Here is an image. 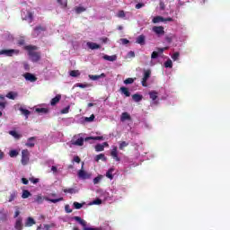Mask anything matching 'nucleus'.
Segmentation results:
<instances>
[{"label": "nucleus", "mask_w": 230, "mask_h": 230, "mask_svg": "<svg viewBox=\"0 0 230 230\" xmlns=\"http://www.w3.org/2000/svg\"><path fill=\"white\" fill-rule=\"evenodd\" d=\"M25 49L28 51V55L31 62H39L40 60V52H37L39 47L35 45H28L25 46Z\"/></svg>", "instance_id": "f257e3e1"}, {"label": "nucleus", "mask_w": 230, "mask_h": 230, "mask_svg": "<svg viewBox=\"0 0 230 230\" xmlns=\"http://www.w3.org/2000/svg\"><path fill=\"white\" fill-rule=\"evenodd\" d=\"M22 166H26L30 164V151L28 149L22 150Z\"/></svg>", "instance_id": "f03ea898"}, {"label": "nucleus", "mask_w": 230, "mask_h": 230, "mask_svg": "<svg viewBox=\"0 0 230 230\" xmlns=\"http://www.w3.org/2000/svg\"><path fill=\"white\" fill-rule=\"evenodd\" d=\"M150 76H152V71L150 69L144 70V76L141 81L143 87H148V84L146 82H148V78H150Z\"/></svg>", "instance_id": "7ed1b4c3"}, {"label": "nucleus", "mask_w": 230, "mask_h": 230, "mask_svg": "<svg viewBox=\"0 0 230 230\" xmlns=\"http://www.w3.org/2000/svg\"><path fill=\"white\" fill-rule=\"evenodd\" d=\"M0 55H5V57H13V55H19V50H17V49H2V50H0Z\"/></svg>", "instance_id": "20e7f679"}, {"label": "nucleus", "mask_w": 230, "mask_h": 230, "mask_svg": "<svg viewBox=\"0 0 230 230\" xmlns=\"http://www.w3.org/2000/svg\"><path fill=\"white\" fill-rule=\"evenodd\" d=\"M33 37H39V35H40V33H42V31H46V27L42 26V25H39L36 26L33 30Z\"/></svg>", "instance_id": "39448f33"}, {"label": "nucleus", "mask_w": 230, "mask_h": 230, "mask_svg": "<svg viewBox=\"0 0 230 230\" xmlns=\"http://www.w3.org/2000/svg\"><path fill=\"white\" fill-rule=\"evenodd\" d=\"M153 31L156 35H164V27H163V26H155V27H153Z\"/></svg>", "instance_id": "423d86ee"}, {"label": "nucleus", "mask_w": 230, "mask_h": 230, "mask_svg": "<svg viewBox=\"0 0 230 230\" xmlns=\"http://www.w3.org/2000/svg\"><path fill=\"white\" fill-rule=\"evenodd\" d=\"M23 76L28 82H37V77L33 74L26 73Z\"/></svg>", "instance_id": "0eeeda50"}, {"label": "nucleus", "mask_w": 230, "mask_h": 230, "mask_svg": "<svg viewBox=\"0 0 230 230\" xmlns=\"http://www.w3.org/2000/svg\"><path fill=\"white\" fill-rule=\"evenodd\" d=\"M111 157H113V159H114L115 161H117V162L121 161V159L119 158V156H118V147H117V146L113 147V149H112L111 152Z\"/></svg>", "instance_id": "6e6552de"}, {"label": "nucleus", "mask_w": 230, "mask_h": 230, "mask_svg": "<svg viewBox=\"0 0 230 230\" xmlns=\"http://www.w3.org/2000/svg\"><path fill=\"white\" fill-rule=\"evenodd\" d=\"M60 100H62V95L60 94L56 95L54 98L51 99L50 105L52 107H55V105H57V103H58Z\"/></svg>", "instance_id": "1a4fd4ad"}, {"label": "nucleus", "mask_w": 230, "mask_h": 230, "mask_svg": "<svg viewBox=\"0 0 230 230\" xmlns=\"http://www.w3.org/2000/svg\"><path fill=\"white\" fill-rule=\"evenodd\" d=\"M35 224H37L35 219H33L31 217H29L25 221V227H31L32 226H35Z\"/></svg>", "instance_id": "9d476101"}, {"label": "nucleus", "mask_w": 230, "mask_h": 230, "mask_svg": "<svg viewBox=\"0 0 230 230\" xmlns=\"http://www.w3.org/2000/svg\"><path fill=\"white\" fill-rule=\"evenodd\" d=\"M14 229L22 230V217H18L14 224Z\"/></svg>", "instance_id": "9b49d317"}, {"label": "nucleus", "mask_w": 230, "mask_h": 230, "mask_svg": "<svg viewBox=\"0 0 230 230\" xmlns=\"http://www.w3.org/2000/svg\"><path fill=\"white\" fill-rule=\"evenodd\" d=\"M37 139V137H31L28 138V142L25 144L26 146H28L29 148H33V146H35V141Z\"/></svg>", "instance_id": "f8f14e48"}, {"label": "nucleus", "mask_w": 230, "mask_h": 230, "mask_svg": "<svg viewBox=\"0 0 230 230\" xmlns=\"http://www.w3.org/2000/svg\"><path fill=\"white\" fill-rule=\"evenodd\" d=\"M74 220H75V222H78L81 226H83V227H86L87 226V222L84 219H82V217L75 216L73 217Z\"/></svg>", "instance_id": "ddd939ff"}, {"label": "nucleus", "mask_w": 230, "mask_h": 230, "mask_svg": "<svg viewBox=\"0 0 230 230\" xmlns=\"http://www.w3.org/2000/svg\"><path fill=\"white\" fill-rule=\"evenodd\" d=\"M78 177L79 179H84V180L89 179V175L87 174L86 172L84 171V169L79 170Z\"/></svg>", "instance_id": "4468645a"}, {"label": "nucleus", "mask_w": 230, "mask_h": 230, "mask_svg": "<svg viewBox=\"0 0 230 230\" xmlns=\"http://www.w3.org/2000/svg\"><path fill=\"white\" fill-rule=\"evenodd\" d=\"M90 80H93V81H96V80H100V78H105V73H102L99 75H88Z\"/></svg>", "instance_id": "2eb2a0df"}, {"label": "nucleus", "mask_w": 230, "mask_h": 230, "mask_svg": "<svg viewBox=\"0 0 230 230\" xmlns=\"http://www.w3.org/2000/svg\"><path fill=\"white\" fill-rule=\"evenodd\" d=\"M103 139H105L103 137H88L84 138V141H103Z\"/></svg>", "instance_id": "dca6fc26"}, {"label": "nucleus", "mask_w": 230, "mask_h": 230, "mask_svg": "<svg viewBox=\"0 0 230 230\" xmlns=\"http://www.w3.org/2000/svg\"><path fill=\"white\" fill-rule=\"evenodd\" d=\"M17 96H19V93L17 92H9L6 94V98H8L9 100H15Z\"/></svg>", "instance_id": "f3484780"}, {"label": "nucleus", "mask_w": 230, "mask_h": 230, "mask_svg": "<svg viewBox=\"0 0 230 230\" xmlns=\"http://www.w3.org/2000/svg\"><path fill=\"white\" fill-rule=\"evenodd\" d=\"M72 145H75V146H84V137H79L75 141H71Z\"/></svg>", "instance_id": "a211bd4d"}, {"label": "nucleus", "mask_w": 230, "mask_h": 230, "mask_svg": "<svg viewBox=\"0 0 230 230\" xmlns=\"http://www.w3.org/2000/svg\"><path fill=\"white\" fill-rule=\"evenodd\" d=\"M19 111H22V114L23 116H25L26 119H28V116H30V114H31V111H30V110H26V109H24L22 107H20Z\"/></svg>", "instance_id": "6ab92c4d"}, {"label": "nucleus", "mask_w": 230, "mask_h": 230, "mask_svg": "<svg viewBox=\"0 0 230 230\" xmlns=\"http://www.w3.org/2000/svg\"><path fill=\"white\" fill-rule=\"evenodd\" d=\"M17 199V190H13L9 196L8 202H13Z\"/></svg>", "instance_id": "aec40b11"}, {"label": "nucleus", "mask_w": 230, "mask_h": 230, "mask_svg": "<svg viewBox=\"0 0 230 230\" xmlns=\"http://www.w3.org/2000/svg\"><path fill=\"white\" fill-rule=\"evenodd\" d=\"M132 100L137 103L141 102V100H143V95L139 93H135L132 95Z\"/></svg>", "instance_id": "412c9836"}, {"label": "nucleus", "mask_w": 230, "mask_h": 230, "mask_svg": "<svg viewBox=\"0 0 230 230\" xmlns=\"http://www.w3.org/2000/svg\"><path fill=\"white\" fill-rule=\"evenodd\" d=\"M165 19L163 16H155L153 18L154 24H157L158 22H164Z\"/></svg>", "instance_id": "4be33fe9"}, {"label": "nucleus", "mask_w": 230, "mask_h": 230, "mask_svg": "<svg viewBox=\"0 0 230 230\" xmlns=\"http://www.w3.org/2000/svg\"><path fill=\"white\" fill-rule=\"evenodd\" d=\"M145 35H140L137 38V44H140V46H145Z\"/></svg>", "instance_id": "5701e85b"}, {"label": "nucleus", "mask_w": 230, "mask_h": 230, "mask_svg": "<svg viewBox=\"0 0 230 230\" xmlns=\"http://www.w3.org/2000/svg\"><path fill=\"white\" fill-rule=\"evenodd\" d=\"M100 160L104 161V162L107 161V157L105 156L104 154H100V155H97L95 156V161H96V163H99Z\"/></svg>", "instance_id": "b1692460"}, {"label": "nucleus", "mask_w": 230, "mask_h": 230, "mask_svg": "<svg viewBox=\"0 0 230 230\" xmlns=\"http://www.w3.org/2000/svg\"><path fill=\"white\" fill-rule=\"evenodd\" d=\"M128 120H130L131 118H130V114H128V112H123L121 114V117H120V121H127Z\"/></svg>", "instance_id": "393cba45"}, {"label": "nucleus", "mask_w": 230, "mask_h": 230, "mask_svg": "<svg viewBox=\"0 0 230 230\" xmlns=\"http://www.w3.org/2000/svg\"><path fill=\"white\" fill-rule=\"evenodd\" d=\"M87 46L90 49H100V45L94 42H88Z\"/></svg>", "instance_id": "a878e982"}, {"label": "nucleus", "mask_w": 230, "mask_h": 230, "mask_svg": "<svg viewBox=\"0 0 230 230\" xmlns=\"http://www.w3.org/2000/svg\"><path fill=\"white\" fill-rule=\"evenodd\" d=\"M120 92L122 93V94H125L127 98L130 96V92L128 91V88L125 86L120 87Z\"/></svg>", "instance_id": "bb28decb"}, {"label": "nucleus", "mask_w": 230, "mask_h": 230, "mask_svg": "<svg viewBox=\"0 0 230 230\" xmlns=\"http://www.w3.org/2000/svg\"><path fill=\"white\" fill-rule=\"evenodd\" d=\"M103 59L108 60V62H114L116 61V56L104 55Z\"/></svg>", "instance_id": "cd10ccee"}, {"label": "nucleus", "mask_w": 230, "mask_h": 230, "mask_svg": "<svg viewBox=\"0 0 230 230\" xmlns=\"http://www.w3.org/2000/svg\"><path fill=\"white\" fill-rule=\"evenodd\" d=\"M36 112H38L39 114H48V112H49V110H48L47 108H37Z\"/></svg>", "instance_id": "c85d7f7f"}, {"label": "nucleus", "mask_w": 230, "mask_h": 230, "mask_svg": "<svg viewBox=\"0 0 230 230\" xmlns=\"http://www.w3.org/2000/svg\"><path fill=\"white\" fill-rule=\"evenodd\" d=\"M23 19H24V21H31H31H33V13L28 11L27 15H25V17Z\"/></svg>", "instance_id": "c756f323"}, {"label": "nucleus", "mask_w": 230, "mask_h": 230, "mask_svg": "<svg viewBox=\"0 0 230 230\" xmlns=\"http://www.w3.org/2000/svg\"><path fill=\"white\" fill-rule=\"evenodd\" d=\"M113 172H114V168L109 169L108 172H106V177H108V179H111V180L114 179V176L112 175Z\"/></svg>", "instance_id": "7c9ffc66"}, {"label": "nucleus", "mask_w": 230, "mask_h": 230, "mask_svg": "<svg viewBox=\"0 0 230 230\" xmlns=\"http://www.w3.org/2000/svg\"><path fill=\"white\" fill-rule=\"evenodd\" d=\"M9 134H10V136H13V137H14L15 139L21 138V135H19L18 132L15 130L9 131Z\"/></svg>", "instance_id": "2f4dec72"}, {"label": "nucleus", "mask_w": 230, "mask_h": 230, "mask_svg": "<svg viewBox=\"0 0 230 230\" xmlns=\"http://www.w3.org/2000/svg\"><path fill=\"white\" fill-rule=\"evenodd\" d=\"M150 99L153 100V102H155L157 100V92L153 91L149 93Z\"/></svg>", "instance_id": "473e14b6"}, {"label": "nucleus", "mask_w": 230, "mask_h": 230, "mask_svg": "<svg viewBox=\"0 0 230 230\" xmlns=\"http://www.w3.org/2000/svg\"><path fill=\"white\" fill-rule=\"evenodd\" d=\"M28 197H31V193L29 190H24L22 194V199H28Z\"/></svg>", "instance_id": "72a5a7b5"}, {"label": "nucleus", "mask_w": 230, "mask_h": 230, "mask_svg": "<svg viewBox=\"0 0 230 230\" xmlns=\"http://www.w3.org/2000/svg\"><path fill=\"white\" fill-rule=\"evenodd\" d=\"M70 76L76 78V76H80V71L78 70H72L70 71Z\"/></svg>", "instance_id": "f704fd0d"}, {"label": "nucleus", "mask_w": 230, "mask_h": 230, "mask_svg": "<svg viewBox=\"0 0 230 230\" xmlns=\"http://www.w3.org/2000/svg\"><path fill=\"white\" fill-rule=\"evenodd\" d=\"M75 209H82V208H84V204L83 203H79L75 201L73 204Z\"/></svg>", "instance_id": "c9c22d12"}, {"label": "nucleus", "mask_w": 230, "mask_h": 230, "mask_svg": "<svg viewBox=\"0 0 230 230\" xmlns=\"http://www.w3.org/2000/svg\"><path fill=\"white\" fill-rule=\"evenodd\" d=\"M85 10H87L85 7H82V6L75 7V13L78 14L83 13V12H85Z\"/></svg>", "instance_id": "e433bc0d"}, {"label": "nucleus", "mask_w": 230, "mask_h": 230, "mask_svg": "<svg viewBox=\"0 0 230 230\" xmlns=\"http://www.w3.org/2000/svg\"><path fill=\"white\" fill-rule=\"evenodd\" d=\"M62 8H67V0H58Z\"/></svg>", "instance_id": "4c0bfd02"}, {"label": "nucleus", "mask_w": 230, "mask_h": 230, "mask_svg": "<svg viewBox=\"0 0 230 230\" xmlns=\"http://www.w3.org/2000/svg\"><path fill=\"white\" fill-rule=\"evenodd\" d=\"M64 193H70L71 195H73L74 193H76V190L73 188H69V189H65L63 190Z\"/></svg>", "instance_id": "58836bf2"}, {"label": "nucleus", "mask_w": 230, "mask_h": 230, "mask_svg": "<svg viewBox=\"0 0 230 230\" xmlns=\"http://www.w3.org/2000/svg\"><path fill=\"white\" fill-rule=\"evenodd\" d=\"M103 150H105V149L103 148V146L102 144H97L95 146V151L96 152H103Z\"/></svg>", "instance_id": "ea45409f"}, {"label": "nucleus", "mask_w": 230, "mask_h": 230, "mask_svg": "<svg viewBox=\"0 0 230 230\" xmlns=\"http://www.w3.org/2000/svg\"><path fill=\"white\" fill-rule=\"evenodd\" d=\"M10 157H17L19 155V152L17 150L13 149L9 152Z\"/></svg>", "instance_id": "a19ab883"}, {"label": "nucleus", "mask_w": 230, "mask_h": 230, "mask_svg": "<svg viewBox=\"0 0 230 230\" xmlns=\"http://www.w3.org/2000/svg\"><path fill=\"white\" fill-rule=\"evenodd\" d=\"M49 202H52V204H57V202H62L64 200V198H58V199H49Z\"/></svg>", "instance_id": "79ce46f5"}, {"label": "nucleus", "mask_w": 230, "mask_h": 230, "mask_svg": "<svg viewBox=\"0 0 230 230\" xmlns=\"http://www.w3.org/2000/svg\"><path fill=\"white\" fill-rule=\"evenodd\" d=\"M6 107V102H0V118L3 116V111H4Z\"/></svg>", "instance_id": "37998d69"}, {"label": "nucleus", "mask_w": 230, "mask_h": 230, "mask_svg": "<svg viewBox=\"0 0 230 230\" xmlns=\"http://www.w3.org/2000/svg\"><path fill=\"white\" fill-rule=\"evenodd\" d=\"M164 67H169V68L173 67V63L172 62V59H168V60L164 63Z\"/></svg>", "instance_id": "c03bdc74"}, {"label": "nucleus", "mask_w": 230, "mask_h": 230, "mask_svg": "<svg viewBox=\"0 0 230 230\" xmlns=\"http://www.w3.org/2000/svg\"><path fill=\"white\" fill-rule=\"evenodd\" d=\"M102 178H103V176H102V175H98L97 177H95L93 179V184H99L100 181H102Z\"/></svg>", "instance_id": "a18cd8bd"}, {"label": "nucleus", "mask_w": 230, "mask_h": 230, "mask_svg": "<svg viewBox=\"0 0 230 230\" xmlns=\"http://www.w3.org/2000/svg\"><path fill=\"white\" fill-rule=\"evenodd\" d=\"M128 146V143L125 142V141H122L120 144H119V150H123L125 147Z\"/></svg>", "instance_id": "49530a36"}, {"label": "nucleus", "mask_w": 230, "mask_h": 230, "mask_svg": "<svg viewBox=\"0 0 230 230\" xmlns=\"http://www.w3.org/2000/svg\"><path fill=\"white\" fill-rule=\"evenodd\" d=\"M124 84H125L126 85H128V84H134V78H131V77L127 78L126 80H124Z\"/></svg>", "instance_id": "de8ad7c7"}, {"label": "nucleus", "mask_w": 230, "mask_h": 230, "mask_svg": "<svg viewBox=\"0 0 230 230\" xmlns=\"http://www.w3.org/2000/svg\"><path fill=\"white\" fill-rule=\"evenodd\" d=\"M69 109H71V106H66L63 110H61V114H68L69 113Z\"/></svg>", "instance_id": "09e8293b"}, {"label": "nucleus", "mask_w": 230, "mask_h": 230, "mask_svg": "<svg viewBox=\"0 0 230 230\" xmlns=\"http://www.w3.org/2000/svg\"><path fill=\"white\" fill-rule=\"evenodd\" d=\"M42 196L40 195H38L35 199H34V202H37L38 204H42Z\"/></svg>", "instance_id": "8fccbe9b"}, {"label": "nucleus", "mask_w": 230, "mask_h": 230, "mask_svg": "<svg viewBox=\"0 0 230 230\" xmlns=\"http://www.w3.org/2000/svg\"><path fill=\"white\" fill-rule=\"evenodd\" d=\"M181 56V54L179 53V52H175V53H173L172 54V60H179V57Z\"/></svg>", "instance_id": "3c124183"}, {"label": "nucleus", "mask_w": 230, "mask_h": 230, "mask_svg": "<svg viewBox=\"0 0 230 230\" xmlns=\"http://www.w3.org/2000/svg\"><path fill=\"white\" fill-rule=\"evenodd\" d=\"M159 6H160V10H162V11L166 10V4H164V1H160Z\"/></svg>", "instance_id": "603ef678"}, {"label": "nucleus", "mask_w": 230, "mask_h": 230, "mask_svg": "<svg viewBox=\"0 0 230 230\" xmlns=\"http://www.w3.org/2000/svg\"><path fill=\"white\" fill-rule=\"evenodd\" d=\"M92 204H93L94 206H100V204H102V199H96L92 202Z\"/></svg>", "instance_id": "864d4df0"}, {"label": "nucleus", "mask_w": 230, "mask_h": 230, "mask_svg": "<svg viewBox=\"0 0 230 230\" xmlns=\"http://www.w3.org/2000/svg\"><path fill=\"white\" fill-rule=\"evenodd\" d=\"M65 211L66 213H73V209H71V207L69 205L65 206Z\"/></svg>", "instance_id": "5fc2aeb1"}, {"label": "nucleus", "mask_w": 230, "mask_h": 230, "mask_svg": "<svg viewBox=\"0 0 230 230\" xmlns=\"http://www.w3.org/2000/svg\"><path fill=\"white\" fill-rule=\"evenodd\" d=\"M157 57H159V52L153 51L151 54V58L155 59V58H157Z\"/></svg>", "instance_id": "6e6d98bb"}, {"label": "nucleus", "mask_w": 230, "mask_h": 230, "mask_svg": "<svg viewBox=\"0 0 230 230\" xmlns=\"http://www.w3.org/2000/svg\"><path fill=\"white\" fill-rule=\"evenodd\" d=\"M143 6H145V4H143V3H138V4H137L135 5V8H136L137 10H139L140 8H143Z\"/></svg>", "instance_id": "4d7b16f0"}, {"label": "nucleus", "mask_w": 230, "mask_h": 230, "mask_svg": "<svg viewBox=\"0 0 230 230\" xmlns=\"http://www.w3.org/2000/svg\"><path fill=\"white\" fill-rule=\"evenodd\" d=\"M30 181L32 184H37L39 182V178H30Z\"/></svg>", "instance_id": "13d9d810"}, {"label": "nucleus", "mask_w": 230, "mask_h": 230, "mask_svg": "<svg viewBox=\"0 0 230 230\" xmlns=\"http://www.w3.org/2000/svg\"><path fill=\"white\" fill-rule=\"evenodd\" d=\"M128 57H129L130 58H134V57H136V53L134 51L130 50L128 53Z\"/></svg>", "instance_id": "bf43d9fd"}, {"label": "nucleus", "mask_w": 230, "mask_h": 230, "mask_svg": "<svg viewBox=\"0 0 230 230\" xmlns=\"http://www.w3.org/2000/svg\"><path fill=\"white\" fill-rule=\"evenodd\" d=\"M157 49H158V52H160V53H164V50H165V49H168V47H165V48H158Z\"/></svg>", "instance_id": "052dcab7"}, {"label": "nucleus", "mask_w": 230, "mask_h": 230, "mask_svg": "<svg viewBox=\"0 0 230 230\" xmlns=\"http://www.w3.org/2000/svg\"><path fill=\"white\" fill-rule=\"evenodd\" d=\"M165 40H166V42H168L170 44V43H172V40H173V38L167 36L165 38Z\"/></svg>", "instance_id": "680f3d73"}, {"label": "nucleus", "mask_w": 230, "mask_h": 230, "mask_svg": "<svg viewBox=\"0 0 230 230\" xmlns=\"http://www.w3.org/2000/svg\"><path fill=\"white\" fill-rule=\"evenodd\" d=\"M118 17H125V12L124 11H119L118 13Z\"/></svg>", "instance_id": "e2e57ef3"}, {"label": "nucleus", "mask_w": 230, "mask_h": 230, "mask_svg": "<svg viewBox=\"0 0 230 230\" xmlns=\"http://www.w3.org/2000/svg\"><path fill=\"white\" fill-rule=\"evenodd\" d=\"M86 121H94V115H91L89 118H86Z\"/></svg>", "instance_id": "0e129e2a"}, {"label": "nucleus", "mask_w": 230, "mask_h": 230, "mask_svg": "<svg viewBox=\"0 0 230 230\" xmlns=\"http://www.w3.org/2000/svg\"><path fill=\"white\" fill-rule=\"evenodd\" d=\"M22 184L27 185L29 183V181L26 178H22Z\"/></svg>", "instance_id": "69168bd1"}, {"label": "nucleus", "mask_w": 230, "mask_h": 230, "mask_svg": "<svg viewBox=\"0 0 230 230\" xmlns=\"http://www.w3.org/2000/svg\"><path fill=\"white\" fill-rule=\"evenodd\" d=\"M120 40H121L122 44H128V43L130 42V41H129L128 40H127V39H121Z\"/></svg>", "instance_id": "338daca9"}, {"label": "nucleus", "mask_w": 230, "mask_h": 230, "mask_svg": "<svg viewBox=\"0 0 230 230\" xmlns=\"http://www.w3.org/2000/svg\"><path fill=\"white\" fill-rule=\"evenodd\" d=\"M83 230H98L97 228H91L87 226H84Z\"/></svg>", "instance_id": "774afa93"}]
</instances>
